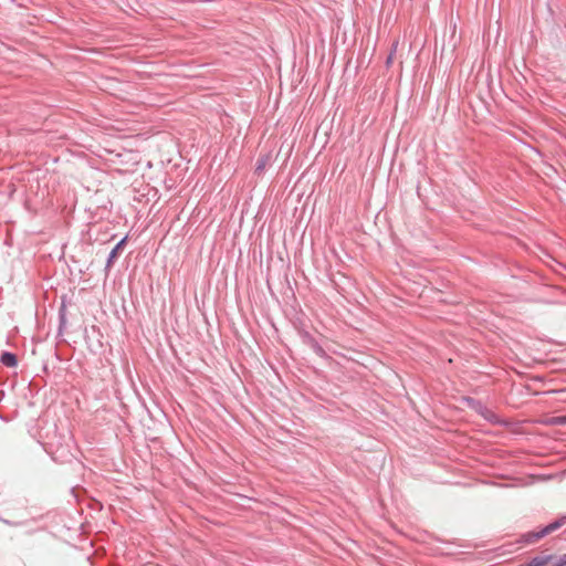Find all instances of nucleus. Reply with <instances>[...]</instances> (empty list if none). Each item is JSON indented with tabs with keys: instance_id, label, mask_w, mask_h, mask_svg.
<instances>
[{
	"instance_id": "nucleus-1",
	"label": "nucleus",
	"mask_w": 566,
	"mask_h": 566,
	"mask_svg": "<svg viewBox=\"0 0 566 566\" xmlns=\"http://www.w3.org/2000/svg\"><path fill=\"white\" fill-rule=\"evenodd\" d=\"M566 524V514L562 515L557 520L542 527L539 531L528 532L521 536L520 542L524 544H532L537 542L538 539L545 537L546 535L557 531L562 526Z\"/></svg>"
},
{
	"instance_id": "nucleus-2",
	"label": "nucleus",
	"mask_w": 566,
	"mask_h": 566,
	"mask_svg": "<svg viewBox=\"0 0 566 566\" xmlns=\"http://www.w3.org/2000/svg\"><path fill=\"white\" fill-rule=\"evenodd\" d=\"M127 238L128 235H125L124 238H122L117 243L116 245L111 250L108 256H107V260H106V264H105V272L108 273L111 268L113 266L115 260L117 259L119 252L124 249V247L126 245V242H127Z\"/></svg>"
},
{
	"instance_id": "nucleus-3",
	"label": "nucleus",
	"mask_w": 566,
	"mask_h": 566,
	"mask_svg": "<svg viewBox=\"0 0 566 566\" xmlns=\"http://www.w3.org/2000/svg\"><path fill=\"white\" fill-rule=\"evenodd\" d=\"M553 563L552 554H539L527 560L528 566H551Z\"/></svg>"
},
{
	"instance_id": "nucleus-4",
	"label": "nucleus",
	"mask_w": 566,
	"mask_h": 566,
	"mask_svg": "<svg viewBox=\"0 0 566 566\" xmlns=\"http://www.w3.org/2000/svg\"><path fill=\"white\" fill-rule=\"evenodd\" d=\"M0 361L6 367H17L18 366V357L15 354L11 352H3L0 356Z\"/></svg>"
},
{
	"instance_id": "nucleus-5",
	"label": "nucleus",
	"mask_w": 566,
	"mask_h": 566,
	"mask_svg": "<svg viewBox=\"0 0 566 566\" xmlns=\"http://www.w3.org/2000/svg\"><path fill=\"white\" fill-rule=\"evenodd\" d=\"M310 347L322 359H324V360L332 359V357L326 353V350L319 345V343L317 340H315Z\"/></svg>"
},
{
	"instance_id": "nucleus-6",
	"label": "nucleus",
	"mask_w": 566,
	"mask_h": 566,
	"mask_svg": "<svg viewBox=\"0 0 566 566\" xmlns=\"http://www.w3.org/2000/svg\"><path fill=\"white\" fill-rule=\"evenodd\" d=\"M298 335H300L302 342L307 346H311L316 340L314 338V336L306 329H300Z\"/></svg>"
},
{
	"instance_id": "nucleus-7",
	"label": "nucleus",
	"mask_w": 566,
	"mask_h": 566,
	"mask_svg": "<svg viewBox=\"0 0 566 566\" xmlns=\"http://www.w3.org/2000/svg\"><path fill=\"white\" fill-rule=\"evenodd\" d=\"M397 46H398V41H395L392 44H391V50L389 52V55L387 56L386 59V67H390V65L392 64V59H394V55L397 51Z\"/></svg>"
},
{
	"instance_id": "nucleus-8",
	"label": "nucleus",
	"mask_w": 566,
	"mask_h": 566,
	"mask_svg": "<svg viewBox=\"0 0 566 566\" xmlns=\"http://www.w3.org/2000/svg\"><path fill=\"white\" fill-rule=\"evenodd\" d=\"M551 566H566V553L558 557L553 555V563Z\"/></svg>"
},
{
	"instance_id": "nucleus-9",
	"label": "nucleus",
	"mask_w": 566,
	"mask_h": 566,
	"mask_svg": "<svg viewBox=\"0 0 566 566\" xmlns=\"http://www.w3.org/2000/svg\"><path fill=\"white\" fill-rule=\"evenodd\" d=\"M265 164H266V158L265 157L259 158L258 161H256V166H255V172L263 171V169L265 167Z\"/></svg>"
},
{
	"instance_id": "nucleus-10",
	"label": "nucleus",
	"mask_w": 566,
	"mask_h": 566,
	"mask_svg": "<svg viewBox=\"0 0 566 566\" xmlns=\"http://www.w3.org/2000/svg\"><path fill=\"white\" fill-rule=\"evenodd\" d=\"M64 325H65V314H64V308H61V311H60V327H59L60 333L64 328Z\"/></svg>"
},
{
	"instance_id": "nucleus-11",
	"label": "nucleus",
	"mask_w": 566,
	"mask_h": 566,
	"mask_svg": "<svg viewBox=\"0 0 566 566\" xmlns=\"http://www.w3.org/2000/svg\"><path fill=\"white\" fill-rule=\"evenodd\" d=\"M554 424H566V416H558L553 419Z\"/></svg>"
},
{
	"instance_id": "nucleus-12",
	"label": "nucleus",
	"mask_w": 566,
	"mask_h": 566,
	"mask_svg": "<svg viewBox=\"0 0 566 566\" xmlns=\"http://www.w3.org/2000/svg\"><path fill=\"white\" fill-rule=\"evenodd\" d=\"M1 521H2L4 524H7V525H14V523H12V522H10V521H8V520L2 518Z\"/></svg>"
},
{
	"instance_id": "nucleus-13",
	"label": "nucleus",
	"mask_w": 566,
	"mask_h": 566,
	"mask_svg": "<svg viewBox=\"0 0 566 566\" xmlns=\"http://www.w3.org/2000/svg\"><path fill=\"white\" fill-rule=\"evenodd\" d=\"M467 401H468L469 403H473V402H475V400H474V399H472V398H468V399H467Z\"/></svg>"
}]
</instances>
